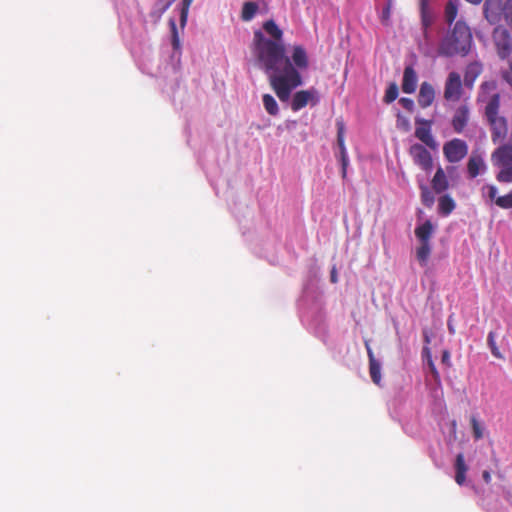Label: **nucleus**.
<instances>
[{"label":"nucleus","instance_id":"obj_1","mask_svg":"<svg viewBox=\"0 0 512 512\" xmlns=\"http://www.w3.org/2000/svg\"><path fill=\"white\" fill-rule=\"evenodd\" d=\"M265 35L258 31V60H260L269 76L272 89L282 102H287L293 89L302 85V76L285 56L283 31L273 19L262 25Z\"/></svg>","mask_w":512,"mask_h":512},{"label":"nucleus","instance_id":"obj_2","mask_svg":"<svg viewBox=\"0 0 512 512\" xmlns=\"http://www.w3.org/2000/svg\"><path fill=\"white\" fill-rule=\"evenodd\" d=\"M497 89L495 81H485L480 85L477 101L487 102L485 106V117L491 131V140L494 144L504 141L508 135V122L504 116L499 115L500 94H488Z\"/></svg>","mask_w":512,"mask_h":512},{"label":"nucleus","instance_id":"obj_3","mask_svg":"<svg viewBox=\"0 0 512 512\" xmlns=\"http://www.w3.org/2000/svg\"><path fill=\"white\" fill-rule=\"evenodd\" d=\"M472 43L473 36L470 27L465 21L458 20L443 37L437 51L440 56L465 57L469 54Z\"/></svg>","mask_w":512,"mask_h":512},{"label":"nucleus","instance_id":"obj_4","mask_svg":"<svg viewBox=\"0 0 512 512\" xmlns=\"http://www.w3.org/2000/svg\"><path fill=\"white\" fill-rule=\"evenodd\" d=\"M491 162L499 168L496 179L500 183H512V144L502 143L491 153Z\"/></svg>","mask_w":512,"mask_h":512},{"label":"nucleus","instance_id":"obj_5","mask_svg":"<svg viewBox=\"0 0 512 512\" xmlns=\"http://www.w3.org/2000/svg\"><path fill=\"white\" fill-rule=\"evenodd\" d=\"M492 37L499 58L507 59L512 53V36L510 32L502 26H497L493 31Z\"/></svg>","mask_w":512,"mask_h":512},{"label":"nucleus","instance_id":"obj_6","mask_svg":"<svg viewBox=\"0 0 512 512\" xmlns=\"http://www.w3.org/2000/svg\"><path fill=\"white\" fill-rule=\"evenodd\" d=\"M463 85L461 75L456 71L450 72L444 84V99L453 102L459 101L463 94Z\"/></svg>","mask_w":512,"mask_h":512},{"label":"nucleus","instance_id":"obj_7","mask_svg":"<svg viewBox=\"0 0 512 512\" xmlns=\"http://www.w3.org/2000/svg\"><path fill=\"white\" fill-rule=\"evenodd\" d=\"M468 153L467 143L459 138H454L443 145V154L450 163H458Z\"/></svg>","mask_w":512,"mask_h":512},{"label":"nucleus","instance_id":"obj_8","mask_svg":"<svg viewBox=\"0 0 512 512\" xmlns=\"http://www.w3.org/2000/svg\"><path fill=\"white\" fill-rule=\"evenodd\" d=\"M415 124V137L430 149H437L438 143L431 133L432 121L423 118H416Z\"/></svg>","mask_w":512,"mask_h":512},{"label":"nucleus","instance_id":"obj_9","mask_svg":"<svg viewBox=\"0 0 512 512\" xmlns=\"http://www.w3.org/2000/svg\"><path fill=\"white\" fill-rule=\"evenodd\" d=\"M483 10L484 16L490 24H498L502 18H505L506 1L485 0Z\"/></svg>","mask_w":512,"mask_h":512},{"label":"nucleus","instance_id":"obj_10","mask_svg":"<svg viewBox=\"0 0 512 512\" xmlns=\"http://www.w3.org/2000/svg\"><path fill=\"white\" fill-rule=\"evenodd\" d=\"M319 102V93L315 88L309 90L297 91L291 101V109L296 112L311 104L312 106L317 105Z\"/></svg>","mask_w":512,"mask_h":512},{"label":"nucleus","instance_id":"obj_11","mask_svg":"<svg viewBox=\"0 0 512 512\" xmlns=\"http://www.w3.org/2000/svg\"><path fill=\"white\" fill-rule=\"evenodd\" d=\"M409 154L413 162L421 167L422 170L428 172L433 167V160L430 152L422 144H413L409 148Z\"/></svg>","mask_w":512,"mask_h":512},{"label":"nucleus","instance_id":"obj_12","mask_svg":"<svg viewBox=\"0 0 512 512\" xmlns=\"http://www.w3.org/2000/svg\"><path fill=\"white\" fill-rule=\"evenodd\" d=\"M470 119V109L468 105H460L454 112L451 120V125L454 132L462 133L468 125Z\"/></svg>","mask_w":512,"mask_h":512},{"label":"nucleus","instance_id":"obj_13","mask_svg":"<svg viewBox=\"0 0 512 512\" xmlns=\"http://www.w3.org/2000/svg\"><path fill=\"white\" fill-rule=\"evenodd\" d=\"M483 65L479 61L469 63L464 72L463 83L468 89H473L476 79L482 74Z\"/></svg>","mask_w":512,"mask_h":512},{"label":"nucleus","instance_id":"obj_14","mask_svg":"<svg viewBox=\"0 0 512 512\" xmlns=\"http://www.w3.org/2000/svg\"><path fill=\"white\" fill-rule=\"evenodd\" d=\"M435 99V89L429 82H423L420 85L418 94V104L421 108H428Z\"/></svg>","mask_w":512,"mask_h":512},{"label":"nucleus","instance_id":"obj_15","mask_svg":"<svg viewBox=\"0 0 512 512\" xmlns=\"http://www.w3.org/2000/svg\"><path fill=\"white\" fill-rule=\"evenodd\" d=\"M417 73L412 66H406L403 72L402 91L407 94L414 93L417 87Z\"/></svg>","mask_w":512,"mask_h":512},{"label":"nucleus","instance_id":"obj_16","mask_svg":"<svg viewBox=\"0 0 512 512\" xmlns=\"http://www.w3.org/2000/svg\"><path fill=\"white\" fill-rule=\"evenodd\" d=\"M486 164L480 154L473 153L467 162V173L469 178H476L481 172L485 171Z\"/></svg>","mask_w":512,"mask_h":512},{"label":"nucleus","instance_id":"obj_17","mask_svg":"<svg viewBox=\"0 0 512 512\" xmlns=\"http://www.w3.org/2000/svg\"><path fill=\"white\" fill-rule=\"evenodd\" d=\"M365 346H366L367 355L369 358V373H370L371 379L376 385H379L381 382V365L375 359L374 353H373L368 342L365 343Z\"/></svg>","mask_w":512,"mask_h":512},{"label":"nucleus","instance_id":"obj_18","mask_svg":"<svg viewBox=\"0 0 512 512\" xmlns=\"http://www.w3.org/2000/svg\"><path fill=\"white\" fill-rule=\"evenodd\" d=\"M291 59L294 63L292 66L298 71L308 68L309 61L306 50L302 46H295L293 48Z\"/></svg>","mask_w":512,"mask_h":512},{"label":"nucleus","instance_id":"obj_19","mask_svg":"<svg viewBox=\"0 0 512 512\" xmlns=\"http://www.w3.org/2000/svg\"><path fill=\"white\" fill-rule=\"evenodd\" d=\"M420 16L424 34L427 35L428 28L434 22V14L429 8V0H420Z\"/></svg>","mask_w":512,"mask_h":512},{"label":"nucleus","instance_id":"obj_20","mask_svg":"<svg viewBox=\"0 0 512 512\" xmlns=\"http://www.w3.org/2000/svg\"><path fill=\"white\" fill-rule=\"evenodd\" d=\"M431 185H432L433 190L436 193H442L448 189L449 182H448V179L446 177L444 170L441 167H439L436 170V172L432 178Z\"/></svg>","mask_w":512,"mask_h":512},{"label":"nucleus","instance_id":"obj_21","mask_svg":"<svg viewBox=\"0 0 512 512\" xmlns=\"http://www.w3.org/2000/svg\"><path fill=\"white\" fill-rule=\"evenodd\" d=\"M434 231L433 224L430 220H426L423 224L415 229V236L419 242H430Z\"/></svg>","mask_w":512,"mask_h":512},{"label":"nucleus","instance_id":"obj_22","mask_svg":"<svg viewBox=\"0 0 512 512\" xmlns=\"http://www.w3.org/2000/svg\"><path fill=\"white\" fill-rule=\"evenodd\" d=\"M455 481L458 485H463L466 480V472L468 470L467 465L465 464L463 454H458L455 460Z\"/></svg>","mask_w":512,"mask_h":512},{"label":"nucleus","instance_id":"obj_23","mask_svg":"<svg viewBox=\"0 0 512 512\" xmlns=\"http://www.w3.org/2000/svg\"><path fill=\"white\" fill-rule=\"evenodd\" d=\"M455 207V201L450 195H443L438 200V211L443 216L451 214Z\"/></svg>","mask_w":512,"mask_h":512},{"label":"nucleus","instance_id":"obj_24","mask_svg":"<svg viewBox=\"0 0 512 512\" xmlns=\"http://www.w3.org/2000/svg\"><path fill=\"white\" fill-rule=\"evenodd\" d=\"M432 247L430 242H420L416 249V258L421 266H426L431 255Z\"/></svg>","mask_w":512,"mask_h":512},{"label":"nucleus","instance_id":"obj_25","mask_svg":"<svg viewBox=\"0 0 512 512\" xmlns=\"http://www.w3.org/2000/svg\"><path fill=\"white\" fill-rule=\"evenodd\" d=\"M458 9H459V0H449L444 9V18L448 25H451L457 15H458Z\"/></svg>","mask_w":512,"mask_h":512},{"label":"nucleus","instance_id":"obj_26","mask_svg":"<svg viewBox=\"0 0 512 512\" xmlns=\"http://www.w3.org/2000/svg\"><path fill=\"white\" fill-rule=\"evenodd\" d=\"M265 110L272 116L279 113V107L275 98L270 94H264L262 97Z\"/></svg>","mask_w":512,"mask_h":512},{"label":"nucleus","instance_id":"obj_27","mask_svg":"<svg viewBox=\"0 0 512 512\" xmlns=\"http://www.w3.org/2000/svg\"><path fill=\"white\" fill-rule=\"evenodd\" d=\"M256 14V2L249 1L245 2L241 12V18L243 21H250Z\"/></svg>","mask_w":512,"mask_h":512},{"label":"nucleus","instance_id":"obj_28","mask_svg":"<svg viewBox=\"0 0 512 512\" xmlns=\"http://www.w3.org/2000/svg\"><path fill=\"white\" fill-rule=\"evenodd\" d=\"M495 337H496L495 332H493V331L489 332L488 337H487V344L491 350L492 355L495 358L503 359V355L500 352L498 346L496 345Z\"/></svg>","mask_w":512,"mask_h":512},{"label":"nucleus","instance_id":"obj_29","mask_svg":"<svg viewBox=\"0 0 512 512\" xmlns=\"http://www.w3.org/2000/svg\"><path fill=\"white\" fill-rule=\"evenodd\" d=\"M398 86L396 83H391L385 91L384 102L389 104L392 103L398 97Z\"/></svg>","mask_w":512,"mask_h":512},{"label":"nucleus","instance_id":"obj_30","mask_svg":"<svg viewBox=\"0 0 512 512\" xmlns=\"http://www.w3.org/2000/svg\"><path fill=\"white\" fill-rule=\"evenodd\" d=\"M337 126V144L339 146L340 151L346 150L345 142H344V135H345V125L342 120H337L336 122Z\"/></svg>","mask_w":512,"mask_h":512},{"label":"nucleus","instance_id":"obj_31","mask_svg":"<svg viewBox=\"0 0 512 512\" xmlns=\"http://www.w3.org/2000/svg\"><path fill=\"white\" fill-rule=\"evenodd\" d=\"M421 201L426 207H431L434 203V196L427 186L421 185Z\"/></svg>","mask_w":512,"mask_h":512},{"label":"nucleus","instance_id":"obj_32","mask_svg":"<svg viewBox=\"0 0 512 512\" xmlns=\"http://www.w3.org/2000/svg\"><path fill=\"white\" fill-rule=\"evenodd\" d=\"M170 30H171V38H172V46L175 50L180 49V39L178 35V29L174 19L169 20Z\"/></svg>","mask_w":512,"mask_h":512},{"label":"nucleus","instance_id":"obj_33","mask_svg":"<svg viewBox=\"0 0 512 512\" xmlns=\"http://www.w3.org/2000/svg\"><path fill=\"white\" fill-rule=\"evenodd\" d=\"M471 428L473 437L475 440H479L483 437V427L475 416L470 418Z\"/></svg>","mask_w":512,"mask_h":512},{"label":"nucleus","instance_id":"obj_34","mask_svg":"<svg viewBox=\"0 0 512 512\" xmlns=\"http://www.w3.org/2000/svg\"><path fill=\"white\" fill-rule=\"evenodd\" d=\"M192 2H193V0H183L182 1V8H181V12H180V25H181L182 29L185 27V25L187 23L188 12H189V8H190V5Z\"/></svg>","mask_w":512,"mask_h":512},{"label":"nucleus","instance_id":"obj_35","mask_svg":"<svg viewBox=\"0 0 512 512\" xmlns=\"http://www.w3.org/2000/svg\"><path fill=\"white\" fill-rule=\"evenodd\" d=\"M496 205L502 209L512 208V190L506 195L499 196L496 199Z\"/></svg>","mask_w":512,"mask_h":512},{"label":"nucleus","instance_id":"obj_36","mask_svg":"<svg viewBox=\"0 0 512 512\" xmlns=\"http://www.w3.org/2000/svg\"><path fill=\"white\" fill-rule=\"evenodd\" d=\"M396 126L398 129L404 132H408L411 128L409 119L402 115L401 113L397 114Z\"/></svg>","mask_w":512,"mask_h":512},{"label":"nucleus","instance_id":"obj_37","mask_svg":"<svg viewBox=\"0 0 512 512\" xmlns=\"http://www.w3.org/2000/svg\"><path fill=\"white\" fill-rule=\"evenodd\" d=\"M497 187L495 185H492V184H487L485 186L482 187V192L484 195H487V197L491 200V201H494V203L496 204V199L498 198L497 197Z\"/></svg>","mask_w":512,"mask_h":512},{"label":"nucleus","instance_id":"obj_38","mask_svg":"<svg viewBox=\"0 0 512 512\" xmlns=\"http://www.w3.org/2000/svg\"><path fill=\"white\" fill-rule=\"evenodd\" d=\"M340 161L342 165V177L345 178L347 174V166H348V154L347 150L340 151Z\"/></svg>","mask_w":512,"mask_h":512},{"label":"nucleus","instance_id":"obj_39","mask_svg":"<svg viewBox=\"0 0 512 512\" xmlns=\"http://www.w3.org/2000/svg\"><path fill=\"white\" fill-rule=\"evenodd\" d=\"M424 351L427 352L428 354V366H429V369H430V372L433 376V378L438 381L440 379V375L435 367V364L434 362L432 361L431 357L429 356V349L428 348H425Z\"/></svg>","mask_w":512,"mask_h":512},{"label":"nucleus","instance_id":"obj_40","mask_svg":"<svg viewBox=\"0 0 512 512\" xmlns=\"http://www.w3.org/2000/svg\"><path fill=\"white\" fill-rule=\"evenodd\" d=\"M399 103L408 112H412L414 110V101L410 98L402 97L399 100Z\"/></svg>","mask_w":512,"mask_h":512},{"label":"nucleus","instance_id":"obj_41","mask_svg":"<svg viewBox=\"0 0 512 512\" xmlns=\"http://www.w3.org/2000/svg\"><path fill=\"white\" fill-rule=\"evenodd\" d=\"M509 69H510V72H505L503 74V78L508 82V83H511L512 82V79H511V76L512 75V60L509 62Z\"/></svg>","mask_w":512,"mask_h":512},{"label":"nucleus","instance_id":"obj_42","mask_svg":"<svg viewBox=\"0 0 512 512\" xmlns=\"http://www.w3.org/2000/svg\"><path fill=\"white\" fill-rule=\"evenodd\" d=\"M330 280H331L332 283H337L338 282L337 270H336L335 266H333L332 269H331Z\"/></svg>","mask_w":512,"mask_h":512},{"label":"nucleus","instance_id":"obj_43","mask_svg":"<svg viewBox=\"0 0 512 512\" xmlns=\"http://www.w3.org/2000/svg\"><path fill=\"white\" fill-rule=\"evenodd\" d=\"M450 353L448 350H444L442 353V363L449 364Z\"/></svg>","mask_w":512,"mask_h":512},{"label":"nucleus","instance_id":"obj_44","mask_svg":"<svg viewBox=\"0 0 512 512\" xmlns=\"http://www.w3.org/2000/svg\"><path fill=\"white\" fill-rule=\"evenodd\" d=\"M447 327L450 334H455V327L452 323V317L450 316L447 321Z\"/></svg>","mask_w":512,"mask_h":512},{"label":"nucleus","instance_id":"obj_45","mask_svg":"<svg viewBox=\"0 0 512 512\" xmlns=\"http://www.w3.org/2000/svg\"><path fill=\"white\" fill-rule=\"evenodd\" d=\"M482 478L485 483L489 484L491 482V474L489 471L485 470L482 473Z\"/></svg>","mask_w":512,"mask_h":512},{"label":"nucleus","instance_id":"obj_46","mask_svg":"<svg viewBox=\"0 0 512 512\" xmlns=\"http://www.w3.org/2000/svg\"><path fill=\"white\" fill-rule=\"evenodd\" d=\"M258 13H266L268 11L267 5L263 3V7L260 6V3L258 2Z\"/></svg>","mask_w":512,"mask_h":512},{"label":"nucleus","instance_id":"obj_47","mask_svg":"<svg viewBox=\"0 0 512 512\" xmlns=\"http://www.w3.org/2000/svg\"><path fill=\"white\" fill-rule=\"evenodd\" d=\"M175 0H169L166 5L163 7V11L169 8V6L174 2Z\"/></svg>","mask_w":512,"mask_h":512},{"label":"nucleus","instance_id":"obj_48","mask_svg":"<svg viewBox=\"0 0 512 512\" xmlns=\"http://www.w3.org/2000/svg\"><path fill=\"white\" fill-rule=\"evenodd\" d=\"M466 1L469 3H472V4H479V3H481L482 0H466Z\"/></svg>","mask_w":512,"mask_h":512},{"label":"nucleus","instance_id":"obj_49","mask_svg":"<svg viewBox=\"0 0 512 512\" xmlns=\"http://www.w3.org/2000/svg\"><path fill=\"white\" fill-rule=\"evenodd\" d=\"M252 45L256 48V36H255V37H254V39H253V43H252Z\"/></svg>","mask_w":512,"mask_h":512},{"label":"nucleus","instance_id":"obj_50","mask_svg":"<svg viewBox=\"0 0 512 512\" xmlns=\"http://www.w3.org/2000/svg\"><path fill=\"white\" fill-rule=\"evenodd\" d=\"M385 15H389V8L386 9V11L384 12Z\"/></svg>","mask_w":512,"mask_h":512},{"label":"nucleus","instance_id":"obj_51","mask_svg":"<svg viewBox=\"0 0 512 512\" xmlns=\"http://www.w3.org/2000/svg\"><path fill=\"white\" fill-rule=\"evenodd\" d=\"M425 340H426V342L428 343V342H429V337H428V336H426V337H425Z\"/></svg>","mask_w":512,"mask_h":512}]
</instances>
